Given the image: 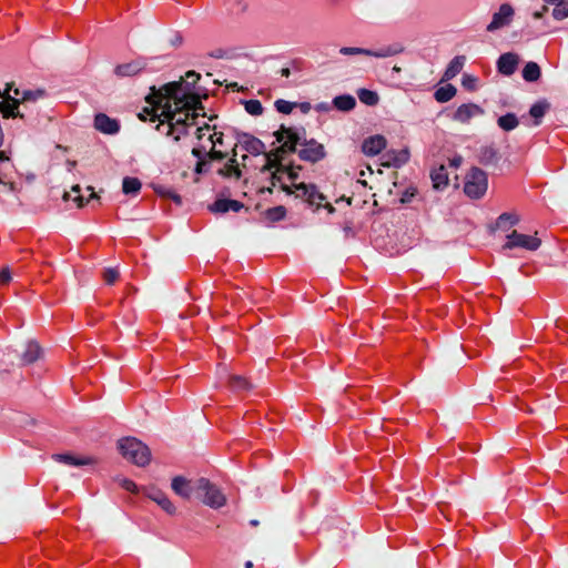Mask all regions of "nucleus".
I'll list each match as a JSON object with an SVG mask.
<instances>
[{"instance_id":"f257e3e1","label":"nucleus","mask_w":568,"mask_h":568,"mask_svg":"<svg viewBox=\"0 0 568 568\" xmlns=\"http://www.w3.org/2000/svg\"><path fill=\"white\" fill-rule=\"evenodd\" d=\"M200 74L189 71L185 79L163 85L155 95V103L161 109L160 123L156 129L165 135L173 136L175 141L187 133L194 125L199 110H203L195 84Z\"/></svg>"},{"instance_id":"f03ea898","label":"nucleus","mask_w":568,"mask_h":568,"mask_svg":"<svg viewBox=\"0 0 568 568\" xmlns=\"http://www.w3.org/2000/svg\"><path fill=\"white\" fill-rule=\"evenodd\" d=\"M276 140L281 145L265 155V163L262 171H272V185L280 183L286 193H294L296 197L303 199L311 207L318 210L325 207L329 213L335 211L334 206L326 201V196L321 193L314 184L295 183L297 173L293 169H287L281 164L283 155L296 150L301 140L300 134L292 128L282 125L275 133Z\"/></svg>"},{"instance_id":"7ed1b4c3","label":"nucleus","mask_w":568,"mask_h":568,"mask_svg":"<svg viewBox=\"0 0 568 568\" xmlns=\"http://www.w3.org/2000/svg\"><path fill=\"white\" fill-rule=\"evenodd\" d=\"M197 145L193 148L192 154L195 158L206 154L211 160H223L226 156L217 146L223 145V133L215 131L209 124L196 129Z\"/></svg>"},{"instance_id":"20e7f679","label":"nucleus","mask_w":568,"mask_h":568,"mask_svg":"<svg viewBox=\"0 0 568 568\" xmlns=\"http://www.w3.org/2000/svg\"><path fill=\"white\" fill-rule=\"evenodd\" d=\"M121 455L136 466L143 467L151 460L149 447L135 437H124L118 442Z\"/></svg>"},{"instance_id":"39448f33","label":"nucleus","mask_w":568,"mask_h":568,"mask_svg":"<svg viewBox=\"0 0 568 568\" xmlns=\"http://www.w3.org/2000/svg\"><path fill=\"white\" fill-rule=\"evenodd\" d=\"M194 489L201 496L202 501L211 508L217 509L226 504L225 495L206 478H200Z\"/></svg>"},{"instance_id":"423d86ee","label":"nucleus","mask_w":568,"mask_h":568,"mask_svg":"<svg viewBox=\"0 0 568 568\" xmlns=\"http://www.w3.org/2000/svg\"><path fill=\"white\" fill-rule=\"evenodd\" d=\"M487 191V175L478 169L473 168L465 178L464 192L470 199H480Z\"/></svg>"},{"instance_id":"0eeeda50","label":"nucleus","mask_w":568,"mask_h":568,"mask_svg":"<svg viewBox=\"0 0 568 568\" xmlns=\"http://www.w3.org/2000/svg\"><path fill=\"white\" fill-rule=\"evenodd\" d=\"M540 245L541 240L539 237L513 231L507 235L503 250L524 248L527 251H536Z\"/></svg>"},{"instance_id":"6e6552de","label":"nucleus","mask_w":568,"mask_h":568,"mask_svg":"<svg viewBox=\"0 0 568 568\" xmlns=\"http://www.w3.org/2000/svg\"><path fill=\"white\" fill-rule=\"evenodd\" d=\"M297 144H300L297 153L300 159L303 161L316 163L323 160L326 155L324 145L313 139L304 141L303 143L298 142Z\"/></svg>"},{"instance_id":"1a4fd4ad","label":"nucleus","mask_w":568,"mask_h":568,"mask_svg":"<svg viewBox=\"0 0 568 568\" xmlns=\"http://www.w3.org/2000/svg\"><path fill=\"white\" fill-rule=\"evenodd\" d=\"M239 148L252 155L264 154L265 156L267 154L265 152L264 143L260 139L248 133H241L237 135V143L233 150L236 151Z\"/></svg>"},{"instance_id":"9d476101","label":"nucleus","mask_w":568,"mask_h":568,"mask_svg":"<svg viewBox=\"0 0 568 568\" xmlns=\"http://www.w3.org/2000/svg\"><path fill=\"white\" fill-rule=\"evenodd\" d=\"M514 14V8L510 4H501L498 11L493 14V19L490 23L487 26V31L494 32L496 30L509 26L510 22L513 21Z\"/></svg>"},{"instance_id":"9b49d317","label":"nucleus","mask_w":568,"mask_h":568,"mask_svg":"<svg viewBox=\"0 0 568 568\" xmlns=\"http://www.w3.org/2000/svg\"><path fill=\"white\" fill-rule=\"evenodd\" d=\"M44 97H45V91L41 90V89L20 91L18 88H14L13 89V98H10L9 102H16L17 111H20V106H22L23 110H27L29 103H34L39 99H42Z\"/></svg>"},{"instance_id":"f8f14e48","label":"nucleus","mask_w":568,"mask_h":568,"mask_svg":"<svg viewBox=\"0 0 568 568\" xmlns=\"http://www.w3.org/2000/svg\"><path fill=\"white\" fill-rule=\"evenodd\" d=\"M52 458L69 466H93L99 463V459L91 455L55 454Z\"/></svg>"},{"instance_id":"ddd939ff","label":"nucleus","mask_w":568,"mask_h":568,"mask_svg":"<svg viewBox=\"0 0 568 568\" xmlns=\"http://www.w3.org/2000/svg\"><path fill=\"white\" fill-rule=\"evenodd\" d=\"M387 146V140L381 134L366 138L362 143V152L367 156L379 154Z\"/></svg>"},{"instance_id":"4468645a","label":"nucleus","mask_w":568,"mask_h":568,"mask_svg":"<svg viewBox=\"0 0 568 568\" xmlns=\"http://www.w3.org/2000/svg\"><path fill=\"white\" fill-rule=\"evenodd\" d=\"M339 52L344 55H356V54H364L368 57H375V58H386L395 54V50H393L390 47L382 48L377 51L363 49V48H356V47H343L341 48Z\"/></svg>"},{"instance_id":"2eb2a0df","label":"nucleus","mask_w":568,"mask_h":568,"mask_svg":"<svg viewBox=\"0 0 568 568\" xmlns=\"http://www.w3.org/2000/svg\"><path fill=\"white\" fill-rule=\"evenodd\" d=\"M94 128L104 134H115L120 130V123L105 113H98L94 116Z\"/></svg>"},{"instance_id":"dca6fc26","label":"nucleus","mask_w":568,"mask_h":568,"mask_svg":"<svg viewBox=\"0 0 568 568\" xmlns=\"http://www.w3.org/2000/svg\"><path fill=\"white\" fill-rule=\"evenodd\" d=\"M483 112L484 111L479 105L474 103H465L456 109L453 119L462 123H467L471 118L483 114Z\"/></svg>"},{"instance_id":"f3484780","label":"nucleus","mask_w":568,"mask_h":568,"mask_svg":"<svg viewBox=\"0 0 568 568\" xmlns=\"http://www.w3.org/2000/svg\"><path fill=\"white\" fill-rule=\"evenodd\" d=\"M409 160V151L407 149L403 150H389L383 155L382 164L384 166H395L399 168L403 164L407 163Z\"/></svg>"},{"instance_id":"a211bd4d","label":"nucleus","mask_w":568,"mask_h":568,"mask_svg":"<svg viewBox=\"0 0 568 568\" xmlns=\"http://www.w3.org/2000/svg\"><path fill=\"white\" fill-rule=\"evenodd\" d=\"M518 65V57L515 53H504L497 61L498 72L504 75H511Z\"/></svg>"},{"instance_id":"6ab92c4d","label":"nucleus","mask_w":568,"mask_h":568,"mask_svg":"<svg viewBox=\"0 0 568 568\" xmlns=\"http://www.w3.org/2000/svg\"><path fill=\"white\" fill-rule=\"evenodd\" d=\"M145 68L141 60L122 63L115 67L114 73L118 77H133L140 73Z\"/></svg>"},{"instance_id":"aec40b11","label":"nucleus","mask_w":568,"mask_h":568,"mask_svg":"<svg viewBox=\"0 0 568 568\" xmlns=\"http://www.w3.org/2000/svg\"><path fill=\"white\" fill-rule=\"evenodd\" d=\"M243 204L236 200L219 199L211 206V211L216 213H226L229 211L239 212Z\"/></svg>"},{"instance_id":"412c9836","label":"nucleus","mask_w":568,"mask_h":568,"mask_svg":"<svg viewBox=\"0 0 568 568\" xmlns=\"http://www.w3.org/2000/svg\"><path fill=\"white\" fill-rule=\"evenodd\" d=\"M148 496L169 515H173L175 513L174 505L163 491L151 489Z\"/></svg>"},{"instance_id":"4be33fe9","label":"nucleus","mask_w":568,"mask_h":568,"mask_svg":"<svg viewBox=\"0 0 568 568\" xmlns=\"http://www.w3.org/2000/svg\"><path fill=\"white\" fill-rule=\"evenodd\" d=\"M430 179L433 182V186L436 190H443L448 185V173L445 165H439L435 168L430 172Z\"/></svg>"},{"instance_id":"5701e85b","label":"nucleus","mask_w":568,"mask_h":568,"mask_svg":"<svg viewBox=\"0 0 568 568\" xmlns=\"http://www.w3.org/2000/svg\"><path fill=\"white\" fill-rule=\"evenodd\" d=\"M172 489L179 496L189 499L191 497L193 488L190 485V481L184 477L178 476L172 480Z\"/></svg>"},{"instance_id":"b1692460","label":"nucleus","mask_w":568,"mask_h":568,"mask_svg":"<svg viewBox=\"0 0 568 568\" xmlns=\"http://www.w3.org/2000/svg\"><path fill=\"white\" fill-rule=\"evenodd\" d=\"M465 64V57L464 55H457L455 57L446 68L444 72V80H452L455 78L462 70Z\"/></svg>"},{"instance_id":"393cba45","label":"nucleus","mask_w":568,"mask_h":568,"mask_svg":"<svg viewBox=\"0 0 568 568\" xmlns=\"http://www.w3.org/2000/svg\"><path fill=\"white\" fill-rule=\"evenodd\" d=\"M237 152L233 150V156L230 159V161L220 170V173L227 178H235L240 179L241 176V170L239 169V165L236 163V156Z\"/></svg>"},{"instance_id":"a878e982","label":"nucleus","mask_w":568,"mask_h":568,"mask_svg":"<svg viewBox=\"0 0 568 568\" xmlns=\"http://www.w3.org/2000/svg\"><path fill=\"white\" fill-rule=\"evenodd\" d=\"M549 103L545 100L538 101L531 105L529 114L535 119L536 125L540 124V121L542 116L546 114V112L549 110Z\"/></svg>"},{"instance_id":"bb28decb","label":"nucleus","mask_w":568,"mask_h":568,"mask_svg":"<svg viewBox=\"0 0 568 568\" xmlns=\"http://www.w3.org/2000/svg\"><path fill=\"white\" fill-rule=\"evenodd\" d=\"M456 91L457 90L453 84H447L445 87L438 88L435 91L434 97H435L436 101H438L440 103H445V102H448L449 100H452L456 95Z\"/></svg>"},{"instance_id":"cd10ccee","label":"nucleus","mask_w":568,"mask_h":568,"mask_svg":"<svg viewBox=\"0 0 568 568\" xmlns=\"http://www.w3.org/2000/svg\"><path fill=\"white\" fill-rule=\"evenodd\" d=\"M333 104L337 110L351 111L355 108L356 101L352 95L344 94L334 98Z\"/></svg>"},{"instance_id":"c85d7f7f","label":"nucleus","mask_w":568,"mask_h":568,"mask_svg":"<svg viewBox=\"0 0 568 568\" xmlns=\"http://www.w3.org/2000/svg\"><path fill=\"white\" fill-rule=\"evenodd\" d=\"M540 67L536 62H528L523 69V78L527 82H535L540 78Z\"/></svg>"},{"instance_id":"c756f323","label":"nucleus","mask_w":568,"mask_h":568,"mask_svg":"<svg viewBox=\"0 0 568 568\" xmlns=\"http://www.w3.org/2000/svg\"><path fill=\"white\" fill-rule=\"evenodd\" d=\"M357 97L363 104L369 105V106L376 105L379 101V97H378L377 92L368 90V89H359L357 91Z\"/></svg>"},{"instance_id":"7c9ffc66","label":"nucleus","mask_w":568,"mask_h":568,"mask_svg":"<svg viewBox=\"0 0 568 568\" xmlns=\"http://www.w3.org/2000/svg\"><path fill=\"white\" fill-rule=\"evenodd\" d=\"M0 112L2 113L3 118H24V113L21 111H17V103L16 102H0Z\"/></svg>"},{"instance_id":"2f4dec72","label":"nucleus","mask_w":568,"mask_h":568,"mask_svg":"<svg viewBox=\"0 0 568 568\" xmlns=\"http://www.w3.org/2000/svg\"><path fill=\"white\" fill-rule=\"evenodd\" d=\"M40 356V346L36 342H29L27 348L22 355L24 364H31L36 362Z\"/></svg>"},{"instance_id":"473e14b6","label":"nucleus","mask_w":568,"mask_h":568,"mask_svg":"<svg viewBox=\"0 0 568 568\" xmlns=\"http://www.w3.org/2000/svg\"><path fill=\"white\" fill-rule=\"evenodd\" d=\"M141 182L138 178L126 176L123 179L122 191L125 194H138L141 190Z\"/></svg>"},{"instance_id":"72a5a7b5","label":"nucleus","mask_w":568,"mask_h":568,"mask_svg":"<svg viewBox=\"0 0 568 568\" xmlns=\"http://www.w3.org/2000/svg\"><path fill=\"white\" fill-rule=\"evenodd\" d=\"M518 119L514 113H507L498 119V125L505 131H511L518 125Z\"/></svg>"},{"instance_id":"f704fd0d","label":"nucleus","mask_w":568,"mask_h":568,"mask_svg":"<svg viewBox=\"0 0 568 568\" xmlns=\"http://www.w3.org/2000/svg\"><path fill=\"white\" fill-rule=\"evenodd\" d=\"M230 387L235 392L248 390L251 388L250 382L242 376H231Z\"/></svg>"},{"instance_id":"c9c22d12","label":"nucleus","mask_w":568,"mask_h":568,"mask_svg":"<svg viewBox=\"0 0 568 568\" xmlns=\"http://www.w3.org/2000/svg\"><path fill=\"white\" fill-rule=\"evenodd\" d=\"M244 109L248 114L254 116L261 115L263 113L262 103L255 99L244 101Z\"/></svg>"},{"instance_id":"e433bc0d","label":"nucleus","mask_w":568,"mask_h":568,"mask_svg":"<svg viewBox=\"0 0 568 568\" xmlns=\"http://www.w3.org/2000/svg\"><path fill=\"white\" fill-rule=\"evenodd\" d=\"M286 210L284 206H275L272 209H268L266 212V216L270 221L276 222L281 221L285 217Z\"/></svg>"},{"instance_id":"4c0bfd02","label":"nucleus","mask_w":568,"mask_h":568,"mask_svg":"<svg viewBox=\"0 0 568 568\" xmlns=\"http://www.w3.org/2000/svg\"><path fill=\"white\" fill-rule=\"evenodd\" d=\"M552 16L557 20H561L568 17V4L564 1L560 3H557L556 7L552 10Z\"/></svg>"},{"instance_id":"58836bf2","label":"nucleus","mask_w":568,"mask_h":568,"mask_svg":"<svg viewBox=\"0 0 568 568\" xmlns=\"http://www.w3.org/2000/svg\"><path fill=\"white\" fill-rule=\"evenodd\" d=\"M294 106H295L294 103L286 101V100L275 101L276 110L283 114H290L293 111Z\"/></svg>"},{"instance_id":"ea45409f","label":"nucleus","mask_w":568,"mask_h":568,"mask_svg":"<svg viewBox=\"0 0 568 568\" xmlns=\"http://www.w3.org/2000/svg\"><path fill=\"white\" fill-rule=\"evenodd\" d=\"M519 221L518 216L516 214H513V213H503L501 215H499L498 217V225L499 226H504L505 224H509V225H515L517 224Z\"/></svg>"},{"instance_id":"a19ab883","label":"nucleus","mask_w":568,"mask_h":568,"mask_svg":"<svg viewBox=\"0 0 568 568\" xmlns=\"http://www.w3.org/2000/svg\"><path fill=\"white\" fill-rule=\"evenodd\" d=\"M119 278V271L116 268H106L103 272V280L106 284H113Z\"/></svg>"},{"instance_id":"79ce46f5","label":"nucleus","mask_w":568,"mask_h":568,"mask_svg":"<svg viewBox=\"0 0 568 568\" xmlns=\"http://www.w3.org/2000/svg\"><path fill=\"white\" fill-rule=\"evenodd\" d=\"M161 194L173 200L179 205L182 203L181 196L173 190L168 189V190L161 192Z\"/></svg>"},{"instance_id":"37998d69","label":"nucleus","mask_w":568,"mask_h":568,"mask_svg":"<svg viewBox=\"0 0 568 568\" xmlns=\"http://www.w3.org/2000/svg\"><path fill=\"white\" fill-rule=\"evenodd\" d=\"M463 85L467 90H475L476 88V79L470 75H464L463 78Z\"/></svg>"},{"instance_id":"c03bdc74","label":"nucleus","mask_w":568,"mask_h":568,"mask_svg":"<svg viewBox=\"0 0 568 568\" xmlns=\"http://www.w3.org/2000/svg\"><path fill=\"white\" fill-rule=\"evenodd\" d=\"M71 191L74 193L72 200L77 203L78 207L83 206V197L80 195V186L74 185Z\"/></svg>"},{"instance_id":"a18cd8bd","label":"nucleus","mask_w":568,"mask_h":568,"mask_svg":"<svg viewBox=\"0 0 568 568\" xmlns=\"http://www.w3.org/2000/svg\"><path fill=\"white\" fill-rule=\"evenodd\" d=\"M11 280V273H10V270L8 267H3L1 271H0V285H6L10 282Z\"/></svg>"},{"instance_id":"49530a36","label":"nucleus","mask_w":568,"mask_h":568,"mask_svg":"<svg viewBox=\"0 0 568 568\" xmlns=\"http://www.w3.org/2000/svg\"><path fill=\"white\" fill-rule=\"evenodd\" d=\"M13 89L14 88L12 84H7V88L3 92L0 90V99H3V102L10 101V98H13V95L10 94L11 92L13 93Z\"/></svg>"},{"instance_id":"de8ad7c7","label":"nucleus","mask_w":568,"mask_h":568,"mask_svg":"<svg viewBox=\"0 0 568 568\" xmlns=\"http://www.w3.org/2000/svg\"><path fill=\"white\" fill-rule=\"evenodd\" d=\"M120 485L128 491L134 493L136 490V485L131 479H122Z\"/></svg>"},{"instance_id":"09e8293b","label":"nucleus","mask_w":568,"mask_h":568,"mask_svg":"<svg viewBox=\"0 0 568 568\" xmlns=\"http://www.w3.org/2000/svg\"><path fill=\"white\" fill-rule=\"evenodd\" d=\"M203 156H204V154L201 155V158H196L197 159L196 166H195L196 173H202V172L206 171L207 163Z\"/></svg>"},{"instance_id":"8fccbe9b","label":"nucleus","mask_w":568,"mask_h":568,"mask_svg":"<svg viewBox=\"0 0 568 568\" xmlns=\"http://www.w3.org/2000/svg\"><path fill=\"white\" fill-rule=\"evenodd\" d=\"M463 163V158L460 155H455L449 159V165L454 169H458Z\"/></svg>"},{"instance_id":"3c124183","label":"nucleus","mask_w":568,"mask_h":568,"mask_svg":"<svg viewBox=\"0 0 568 568\" xmlns=\"http://www.w3.org/2000/svg\"><path fill=\"white\" fill-rule=\"evenodd\" d=\"M547 10H548V9H547V7H544V8H542V12H538V11H537V12H535V13H534V18H535V19H539V18H541V17H542V13H544V12H546Z\"/></svg>"},{"instance_id":"603ef678","label":"nucleus","mask_w":568,"mask_h":568,"mask_svg":"<svg viewBox=\"0 0 568 568\" xmlns=\"http://www.w3.org/2000/svg\"><path fill=\"white\" fill-rule=\"evenodd\" d=\"M301 108H302L303 112H307V111H310L311 105H310V103L306 102V103L301 104Z\"/></svg>"},{"instance_id":"864d4df0","label":"nucleus","mask_w":568,"mask_h":568,"mask_svg":"<svg viewBox=\"0 0 568 568\" xmlns=\"http://www.w3.org/2000/svg\"><path fill=\"white\" fill-rule=\"evenodd\" d=\"M290 73H291V72H290V69H288V68H283V69L281 70V74H282L283 77H288V75H290Z\"/></svg>"},{"instance_id":"5fc2aeb1","label":"nucleus","mask_w":568,"mask_h":568,"mask_svg":"<svg viewBox=\"0 0 568 568\" xmlns=\"http://www.w3.org/2000/svg\"><path fill=\"white\" fill-rule=\"evenodd\" d=\"M544 1L547 3H550V4H557V3L564 2V0H544Z\"/></svg>"},{"instance_id":"6e6d98bb","label":"nucleus","mask_w":568,"mask_h":568,"mask_svg":"<svg viewBox=\"0 0 568 568\" xmlns=\"http://www.w3.org/2000/svg\"><path fill=\"white\" fill-rule=\"evenodd\" d=\"M244 566H245V568H253V562L248 560L245 562Z\"/></svg>"},{"instance_id":"4d7b16f0","label":"nucleus","mask_w":568,"mask_h":568,"mask_svg":"<svg viewBox=\"0 0 568 568\" xmlns=\"http://www.w3.org/2000/svg\"><path fill=\"white\" fill-rule=\"evenodd\" d=\"M6 159H7V156L4 155V153H3V152H0V161H3V160H6Z\"/></svg>"},{"instance_id":"13d9d810","label":"nucleus","mask_w":568,"mask_h":568,"mask_svg":"<svg viewBox=\"0 0 568 568\" xmlns=\"http://www.w3.org/2000/svg\"><path fill=\"white\" fill-rule=\"evenodd\" d=\"M250 524H251L252 526H257V525H258V521H257V520H255V519H253V520H251V521H250Z\"/></svg>"},{"instance_id":"bf43d9fd","label":"nucleus","mask_w":568,"mask_h":568,"mask_svg":"<svg viewBox=\"0 0 568 568\" xmlns=\"http://www.w3.org/2000/svg\"><path fill=\"white\" fill-rule=\"evenodd\" d=\"M70 196H71V194H70V193H64V200H69V199H70Z\"/></svg>"}]
</instances>
